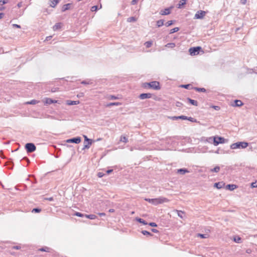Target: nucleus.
I'll return each instance as SVG.
<instances>
[{
    "instance_id": "1",
    "label": "nucleus",
    "mask_w": 257,
    "mask_h": 257,
    "mask_svg": "<svg viewBox=\"0 0 257 257\" xmlns=\"http://www.w3.org/2000/svg\"><path fill=\"white\" fill-rule=\"evenodd\" d=\"M145 200L154 205H157L169 201L167 198L162 197L155 199L146 198Z\"/></svg>"
},
{
    "instance_id": "2",
    "label": "nucleus",
    "mask_w": 257,
    "mask_h": 257,
    "mask_svg": "<svg viewBox=\"0 0 257 257\" xmlns=\"http://www.w3.org/2000/svg\"><path fill=\"white\" fill-rule=\"evenodd\" d=\"M144 87L145 88H152L154 90H160L161 89L160 83L156 81H152L149 83H145L144 84Z\"/></svg>"
},
{
    "instance_id": "3",
    "label": "nucleus",
    "mask_w": 257,
    "mask_h": 257,
    "mask_svg": "<svg viewBox=\"0 0 257 257\" xmlns=\"http://www.w3.org/2000/svg\"><path fill=\"white\" fill-rule=\"evenodd\" d=\"M248 145V144L246 142H237L235 143L232 144L230 146V148L231 149H245L246 148Z\"/></svg>"
},
{
    "instance_id": "4",
    "label": "nucleus",
    "mask_w": 257,
    "mask_h": 257,
    "mask_svg": "<svg viewBox=\"0 0 257 257\" xmlns=\"http://www.w3.org/2000/svg\"><path fill=\"white\" fill-rule=\"evenodd\" d=\"M25 149L28 153H32L36 150V147L33 143H27L25 145Z\"/></svg>"
},
{
    "instance_id": "5",
    "label": "nucleus",
    "mask_w": 257,
    "mask_h": 257,
    "mask_svg": "<svg viewBox=\"0 0 257 257\" xmlns=\"http://www.w3.org/2000/svg\"><path fill=\"white\" fill-rule=\"evenodd\" d=\"M206 12L204 11H198L197 12L194 16V19H202L205 16Z\"/></svg>"
},
{
    "instance_id": "6",
    "label": "nucleus",
    "mask_w": 257,
    "mask_h": 257,
    "mask_svg": "<svg viewBox=\"0 0 257 257\" xmlns=\"http://www.w3.org/2000/svg\"><path fill=\"white\" fill-rule=\"evenodd\" d=\"M224 143V139L220 137H215L213 138V144L214 146H217L219 144Z\"/></svg>"
},
{
    "instance_id": "7",
    "label": "nucleus",
    "mask_w": 257,
    "mask_h": 257,
    "mask_svg": "<svg viewBox=\"0 0 257 257\" xmlns=\"http://www.w3.org/2000/svg\"><path fill=\"white\" fill-rule=\"evenodd\" d=\"M81 142V138L79 137H77L76 138H73L70 139H68L66 140V142L68 143H75L79 144Z\"/></svg>"
},
{
    "instance_id": "8",
    "label": "nucleus",
    "mask_w": 257,
    "mask_h": 257,
    "mask_svg": "<svg viewBox=\"0 0 257 257\" xmlns=\"http://www.w3.org/2000/svg\"><path fill=\"white\" fill-rule=\"evenodd\" d=\"M201 48L200 47H193L189 49V52L192 55H195L199 53V51Z\"/></svg>"
},
{
    "instance_id": "9",
    "label": "nucleus",
    "mask_w": 257,
    "mask_h": 257,
    "mask_svg": "<svg viewBox=\"0 0 257 257\" xmlns=\"http://www.w3.org/2000/svg\"><path fill=\"white\" fill-rule=\"evenodd\" d=\"M172 9V7L165 9L164 10H161L160 12V14L161 15H168L170 14L171 10Z\"/></svg>"
},
{
    "instance_id": "10",
    "label": "nucleus",
    "mask_w": 257,
    "mask_h": 257,
    "mask_svg": "<svg viewBox=\"0 0 257 257\" xmlns=\"http://www.w3.org/2000/svg\"><path fill=\"white\" fill-rule=\"evenodd\" d=\"M152 96V94L150 93H142L140 95L139 98L141 99H145L146 98H151Z\"/></svg>"
},
{
    "instance_id": "11",
    "label": "nucleus",
    "mask_w": 257,
    "mask_h": 257,
    "mask_svg": "<svg viewBox=\"0 0 257 257\" xmlns=\"http://www.w3.org/2000/svg\"><path fill=\"white\" fill-rule=\"evenodd\" d=\"M49 2L50 7L55 8L60 1L59 0H49Z\"/></svg>"
},
{
    "instance_id": "12",
    "label": "nucleus",
    "mask_w": 257,
    "mask_h": 257,
    "mask_svg": "<svg viewBox=\"0 0 257 257\" xmlns=\"http://www.w3.org/2000/svg\"><path fill=\"white\" fill-rule=\"evenodd\" d=\"M177 172L178 173L181 174L182 175H184L186 173H189V171H188L187 169L182 168V169H178L177 171Z\"/></svg>"
},
{
    "instance_id": "13",
    "label": "nucleus",
    "mask_w": 257,
    "mask_h": 257,
    "mask_svg": "<svg viewBox=\"0 0 257 257\" xmlns=\"http://www.w3.org/2000/svg\"><path fill=\"white\" fill-rule=\"evenodd\" d=\"M57 102V100H53L51 98H47L46 99L45 103L47 104H50L53 103H56Z\"/></svg>"
},
{
    "instance_id": "14",
    "label": "nucleus",
    "mask_w": 257,
    "mask_h": 257,
    "mask_svg": "<svg viewBox=\"0 0 257 257\" xmlns=\"http://www.w3.org/2000/svg\"><path fill=\"white\" fill-rule=\"evenodd\" d=\"M71 6V4H67L63 5V6L62 8V11L65 12V11L70 9Z\"/></svg>"
},
{
    "instance_id": "15",
    "label": "nucleus",
    "mask_w": 257,
    "mask_h": 257,
    "mask_svg": "<svg viewBox=\"0 0 257 257\" xmlns=\"http://www.w3.org/2000/svg\"><path fill=\"white\" fill-rule=\"evenodd\" d=\"M121 105V103L116 102H110L106 105V107H110L111 106L116 105V106H119Z\"/></svg>"
},
{
    "instance_id": "16",
    "label": "nucleus",
    "mask_w": 257,
    "mask_h": 257,
    "mask_svg": "<svg viewBox=\"0 0 257 257\" xmlns=\"http://www.w3.org/2000/svg\"><path fill=\"white\" fill-rule=\"evenodd\" d=\"M237 188V186L234 184H228L226 186V188L229 190L232 191Z\"/></svg>"
},
{
    "instance_id": "17",
    "label": "nucleus",
    "mask_w": 257,
    "mask_h": 257,
    "mask_svg": "<svg viewBox=\"0 0 257 257\" xmlns=\"http://www.w3.org/2000/svg\"><path fill=\"white\" fill-rule=\"evenodd\" d=\"M67 104L71 105H76L79 103V101H72V100H67Z\"/></svg>"
},
{
    "instance_id": "18",
    "label": "nucleus",
    "mask_w": 257,
    "mask_h": 257,
    "mask_svg": "<svg viewBox=\"0 0 257 257\" xmlns=\"http://www.w3.org/2000/svg\"><path fill=\"white\" fill-rule=\"evenodd\" d=\"M186 3V0H181L179 2V3L177 5V8L178 9H181L182 7L185 5Z\"/></svg>"
},
{
    "instance_id": "19",
    "label": "nucleus",
    "mask_w": 257,
    "mask_h": 257,
    "mask_svg": "<svg viewBox=\"0 0 257 257\" xmlns=\"http://www.w3.org/2000/svg\"><path fill=\"white\" fill-rule=\"evenodd\" d=\"M188 101L192 105L194 106H197L198 105V102L196 100L192 99L190 98H187Z\"/></svg>"
},
{
    "instance_id": "20",
    "label": "nucleus",
    "mask_w": 257,
    "mask_h": 257,
    "mask_svg": "<svg viewBox=\"0 0 257 257\" xmlns=\"http://www.w3.org/2000/svg\"><path fill=\"white\" fill-rule=\"evenodd\" d=\"M224 185V184L223 183V182H218V183H215L214 184V186L218 189H221L222 188V187Z\"/></svg>"
},
{
    "instance_id": "21",
    "label": "nucleus",
    "mask_w": 257,
    "mask_h": 257,
    "mask_svg": "<svg viewBox=\"0 0 257 257\" xmlns=\"http://www.w3.org/2000/svg\"><path fill=\"white\" fill-rule=\"evenodd\" d=\"M39 102V101H38L35 99H33L30 101H28V102H26V104L34 105V104L38 103Z\"/></svg>"
},
{
    "instance_id": "22",
    "label": "nucleus",
    "mask_w": 257,
    "mask_h": 257,
    "mask_svg": "<svg viewBox=\"0 0 257 257\" xmlns=\"http://www.w3.org/2000/svg\"><path fill=\"white\" fill-rule=\"evenodd\" d=\"M234 103H235L234 105L235 106H240L243 105L242 102L240 100H235L234 101Z\"/></svg>"
},
{
    "instance_id": "23",
    "label": "nucleus",
    "mask_w": 257,
    "mask_h": 257,
    "mask_svg": "<svg viewBox=\"0 0 257 257\" xmlns=\"http://www.w3.org/2000/svg\"><path fill=\"white\" fill-rule=\"evenodd\" d=\"M92 143V141L88 142L87 143H85V142H84V145L83 150H85V149H89Z\"/></svg>"
},
{
    "instance_id": "24",
    "label": "nucleus",
    "mask_w": 257,
    "mask_h": 257,
    "mask_svg": "<svg viewBox=\"0 0 257 257\" xmlns=\"http://www.w3.org/2000/svg\"><path fill=\"white\" fill-rule=\"evenodd\" d=\"M85 217L90 219H95L96 218V216L94 214L85 215Z\"/></svg>"
},
{
    "instance_id": "25",
    "label": "nucleus",
    "mask_w": 257,
    "mask_h": 257,
    "mask_svg": "<svg viewBox=\"0 0 257 257\" xmlns=\"http://www.w3.org/2000/svg\"><path fill=\"white\" fill-rule=\"evenodd\" d=\"M164 20H160L157 21V26L158 27H160L164 25Z\"/></svg>"
},
{
    "instance_id": "26",
    "label": "nucleus",
    "mask_w": 257,
    "mask_h": 257,
    "mask_svg": "<svg viewBox=\"0 0 257 257\" xmlns=\"http://www.w3.org/2000/svg\"><path fill=\"white\" fill-rule=\"evenodd\" d=\"M120 142L126 143L128 142V139L125 136H121L120 138Z\"/></svg>"
},
{
    "instance_id": "27",
    "label": "nucleus",
    "mask_w": 257,
    "mask_h": 257,
    "mask_svg": "<svg viewBox=\"0 0 257 257\" xmlns=\"http://www.w3.org/2000/svg\"><path fill=\"white\" fill-rule=\"evenodd\" d=\"M220 170V167L219 166H216L213 169H210V171L211 172H216L217 173Z\"/></svg>"
},
{
    "instance_id": "28",
    "label": "nucleus",
    "mask_w": 257,
    "mask_h": 257,
    "mask_svg": "<svg viewBox=\"0 0 257 257\" xmlns=\"http://www.w3.org/2000/svg\"><path fill=\"white\" fill-rule=\"evenodd\" d=\"M136 220L138 221L139 222L142 223L144 225L147 224V222L144 220V219L141 218H136Z\"/></svg>"
},
{
    "instance_id": "29",
    "label": "nucleus",
    "mask_w": 257,
    "mask_h": 257,
    "mask_svg": "<svg viewBox=\"0 0 257 257\" xmlns=\"http://www.w3.org/2000/svg\"><path fill=\"white\" fill-rule=\"evenodd\" d=\"M234 241L236 243L241 242V238L238 236H235L233 238Z\"/></svg>"
},
{
    "instance_id": "30",
    "label": "nucleus",
    "mask_w": 257,
    "mask_h": 257,
    "mask_svg": "<svg viewBox=\"0 0 257 257\" xmlns=\"http://www.w3.org/2000/svg\"><path fill=\"white\" fill-rule=\"evenodd\" d=\"M153 45V42L152 41H147L145 43V45L147 48L151 47Z\"/></svg>"
},
{
    "instance_id": "31",
    "label": "nucleus",
    "mask_w": 257,
    "mask_h": 257,
    "mask_svg": "<svg viewBox=\"0 0 257 257\" xmlns=\"http://www.w3.org/2000/svg\"><path fill=\"white\" fill-rule=\"evenodd\" d=\"M61 23H57L53 26V30L56 31L61 28Z\"/></svg>"
},
{
    "instance_id": "32",
    "label": "nucleus",
    "mask_w": 257,
    "mask_h": 257,
    "mask_svg": "<svg viewBox=\"0 0 257 257\" xmlns=\"http://www.w3.org/2000/svg\"><path fill=\"white\" fill-rule=\"evenodd\" d=\"M177 212L178 215L181 218H183V215L184 214V212L181 210H176Z\"/></svg>"
},
{
    "instance_id": "33",
    "label": "nucleus",
    "mask_w": 257,
    "mask_h": 257,
    "mask_svg": "<svg viewBox=\"0 0 257 257\" xmlns=\"http://www.w3.org/2000/svg\"><path fill=\"white\" fill-rule=\"evenodd\" d=\"M137 21V19L135 17H131L128 18H127V21L128 22H134Z\"/></svg>"
},
{
    "instance_id": "34",
    "label": "nucleus",
    "mask_w": 257,
    "mask_h": 257,
    "mask_svg": "<svg viewBox=\"0 0 257 257\" xmlns=\"http://www.w3.org/2000/svg\"><path fill=\"white\" fill-rule=\"evenodd\" d=\"M142 233L145 235H148L150 236L153 235V234L151 233L146 230H143L142 231Z\"/></svg>"
},
{
    "instance_id": "35",
    "label": "nucleus",
    "mask_w": 257,
    "mask_h": 257,
    "mask_svg": "<svg viewBox=\"0 0 257 257\" xmlns=\"http://www.w3.org/2000/svg\"><path fill=\"white\" fill-rule=\"evenodd\" d=\"M194 89L198 92H205L206 89L204 88L195 87Z\"/></svg>"
},
{
    "instance_id": "36",
    "label": "nucleus",
    "mask_w": 257,
    "mask_h": 257,
    "mask_svg": "<svg viewBox=\"0 0 257 257\" xmlns=\"http://www.w3.org/2000/svg\"><path fill=\"white\" fill-rule=\"evenodd\" d=\"M39 250L41 251L49 252V248L48 247H42Z\"/></svg>"
},
{
    "instance_id": "37",
    "label": "nucleus",
    "mask_w": 257,
    "mask_h": 257,
    "mask_svg": "<svg viewBox=\"0 0 257 257\" xmlns=\"http://www.w3.org/2000/svg\"><path fill=\"white\" fill-rule=\"evenodd\" d=\"M186 120H188L191 122H197V120L193 118V117H187V119Z\"/></svg>"
},
{
    "instance_id": "38",
    "label": "nucleus",
    "mask_w": 257,
    "mask_h": 257,
    "mask_svg": "<svg viewBox=\"0 0 257 257\" xmlns=\"http://www.w3.org/2000/svg\"><path fill=\"white\" fill-rule=\"evenodd\" d=\"M175 46V44L174 43H168L166 45V47H168V48H174Z\"/></svg>"
},
{
    "instance_id": "39",
    "label": "nucleus",
    "mask_w": 257,
    "mask_h": 257,
    "mask_svg": "<svg viewBox=\"0 0 257 257\" xmlns=\"http://www.w3.org/2000/svg\"><path fill=\"white\" fill-rule=\"evenodd\" d=\"M179 30V28L178 27H176V28H174L171 29L170 30V34H172V33H174L178 32Z\"/></svg>"
},
{
    "instance_id": "40",
    "label": "nucleus",
    "mask_w": 257,
    "mask_h": 257,
    "mask_svg": "<svg viewBox=\"0 0 257 257\" xmlns=\"http://www.w3.org/2000/svg\"><path fill=\"white\" fill-rule=\"evenodd\" d=\"M108 98L110 100L118 99L119 98L115 95H110L108 96Z\"/></svg>"
},
{
    "instance_id": "41",
    "label": "nucleus",
    "mask_w": 257,
    "mask_h": 257,
    "mask_svg": "<svg viewBox=\"0 0 257 257\" xmlns=\"http://www.w3.org/2000/svg\"><path fill=\"white\" fill-rule=\"evenodd\" d=\"M197 236H199L202 238H206L208 237V235L206 234L198 233L197 234Z\"/></svg>"
},
{
    "instance_id": "42",
    "label": "nucleus",
    "mask_w": 257,
    "mask_h": 257,
    "mask_svg": "<svg viewBox=\"0 0 257 257\" xmlns=\"http://www.w3.org/2000/svg\"><path fill=\"white\" fill-rule=\"evenodd\" d=\"M41 209H40V208H34L32 211V212H35V213H39L40 212H41Z\"/></svg>"
},
{
    "instance_id": "43",
    "label": "nucleus",
    "mask_w": 257,
    "mask_h": 257,
    "mask_svg": "<svg viewBox=\"0 0 257 257\" xmlns=\"http://www.w3.org/2000/svg\"><path fill=\"white\" fill-rule=\"evenodd\" d=\"M173 24V21H169L165 24V25L166 26V27H169V26H171Z\"/></svg>"
},
{
    "instance_id": "44",
    "label": "nucleus",
    "mask_w": 257,
    "mask_h": 257,
    "mask_svg": "<svg viewBox=\"0 0 257 257\" xmlns=\"http://www.w3.org/2000/svg\"><path fill=\"white\" fill-rule=\"evenodd\" d=\"M251 187L252 188H256V187H257V181H255V182H252L251 184Z\"/></svg>"
},
{
    "instance_id": "45",
    "label": "nucleus",
    "mask_w": 257,
    "mask_h": 257,
    "mask_svg": "<svg viewBox=\"0 0 257 257\" xmlns=\"http://www.w3.org/2000/svg\"><path fill=\"white\" fill-rule=\"evenodd\" d=\"M97 10H98V6H93V7L91 8V11L92 12L96 11Z\"/></svg>"
},
{
    "instance_id": "46",
    "label": "nucleus",
    "mask_w": 257,
    "mask_h": 257,
    "mask_svg": "<svg viewBox=\"0 0 257 257\" xmlns=\"http://www.w3.org/2000/svg\"><path fill=\"white\" fill-rule=\"evenodd\" d=\"M178 119H181L183 120H186L187 119V116L185 115H180L178 116Z\"/></svg>"
},
{
    "instance_id": "47",
    "label": "nucleus",
    "mask_w": 257,
    "mask_h": 257,
    "mask_svg": "<svg viewBox=\"0 0 257 257\" xmlns=\"http://www.w3.org/2000/svg\"><path fill=\"white\" fill-rule=\"evenodd\" d=\"M75 215L76 216H79V217H83V216H84V215L83 214H82V213H81L80 212H76L75 213Z\"/></svg>"
},
{
    "instance_id": "48",
    "label": "nucleus",
    "mask_w": 257,
    "mask_h": 257,
    "mask_svg": "<svg viewBox=\"0 0 257 257\" xmlns=\"http://www.w3.org/2000/svg\"><path fill=\"white\" fill-rule=\"evenodd\" d=\"M8 2V0H1L0 1V4L1 5H4L7 4Z\"/></svg>"
},
{
    "instance_id": "49",
    "label": "nucleus",
    "mask_w": 257,
    "mask_h": 257,
    "mask_svg": "<svg viewBox=\"0 0 257 257\" xmlns=\"http://www.w3.org/2000/svg\"><path fill=\"white\" fill-rule=\"evenodd\" d=\"M83 137L84 138L85 141H87L88 142L92 141V140L88 139L86 136L84 135Z\"/></svg>"
},
{
    "instance_id": "50",
    "label": "nucleus",
    "mask_w": 257,
    "mask_h": 257,
    "mask_svg": "<svg viewBox=\"0 0 257 257\" xmlns=\"http://www.w3.org/2000/svg\"><path fill=\"white\" fill-rule=\"evenodd\" d=\"M149 225L151 226H152V227H156L157 226V225L156 223L155 222H150V223H149Z\"/></svg>"
},
{
    "instance_id": "51",
    "label": "nucleus",
    "mask_w": 257,
    "mask_h": 257,
    "mask_svg": "<svg viewBox=\"0 0 257 257\" xmlns=\"http://www.w3.org/2000/svg\"><path fill=\"white\" fill-rule=\"evenodd\" d=\"M104 174L102 172H99L97 174V176L99 178H101V177H102L104 176Z\"/></svg>"
},
{
    "instance_id": "52",
    "label": "nucleus",
    "mask_w": 257,
    "mask_h": 257,
    "mask_svg": "<svg viewBox=\"0 0 257 257\" xmlns=\"http://www.w3.org/2000/svg\"><path fill=\"white\" fill-rule=\"evenodd\" d=\"M12 26H13V27L14 28H21V26L19 25H17V24H13Z\"/></svg>"
},
{
    "instance_id": "53",
    "label": "nucleus",
    "mask_w": 257,
    "mask_h": 257,
    "mask_svg": "<svg viewBox=\"0 0 257 257\" xmlns=\"http://www.w3.org/2000/svg\"><path fill=\"white\" fill-rule=\"evenodd\" d=\"M151 231L154 233H158L159 232V231L157 229L154 228L151 229Z\"/></svg>"
},
{
    "instance_id": "54",
    "label": "nucleus",
    "mask_w": 257,
    "mask_h": 257,
    "mask_svg": "<svg viewBox=\"0 0 257 257\" xmlns=\"http://www.w3.org/2000/svg\"><path fill=\"white\" fill-rule=\"evenodd\" d=\"M81 84H89V82H87L86 80H84V81H83L81 82Z\"/></svg>"
},
{
    "instance_id": "55",
    "label": "nucleus",
    "mask_w": 257,
    "mask_h": 257,
    "mask_svg": "<svg viewBox=\"0 0 257 257\" xmlns=\"http://www.w3.org/2000/svg\"><path fill=\"white\" fill-rule=\"evenodd\" d=\"M23 3L22 2L19 3L17 5V6L19 8H21L22 6Z\"/></svg>"
},
{
    "instance_id": "56",
    "label": "nucleus",
    "mask_w": 257,
    "mask_h": 257,
    "mask_svg": "<svg viewBox=\"0 0 257 257\" xmlns=\"http://www.w3.org/2000/svg\"><path fill=\"white\" fill-rule=\"evenodd\" d=\"M182 87H183V88H188V87H189V84H187V85H182Z\"/></svg>"
},
{
    "instance_id": "57",
    "label": "nucleus",
    "mask_w": 257,
    "mask_h": 257,
    "mask_svg": "<svg viewBox=\"0 0 257 257\" xmlns=\"http://www.w3.org/2000/svg\"><path fill=\"white\" fill-rule=\"evenodd\" d=\"M13 248L15 249H19L21 248V247L19 246H14L13 247Z\"/></svg>"
},
{
    "instance_id": "58",
    "label": "nucleus",
    "mask_w": 257,
    "mask_h": 257,
    "mask_svg": "<svg viewBox=\"0 0 257 257\" xmlns=\"http://www.w3.org/2000/svg\"><path fill=\"white\" fill-rule=\"evenodd\" d=\"M213 107L216 110H218L220 109V107L218 106H213Z\"/></svg>"
},
{
    "instance_id": "59",
    "label": "nucleus",
    "mask_w": 257,
    "mask_h": 257,
    "mask_svg": "<svg viewBox=\"0 0 257 257\" xmlns=\"http://www.w3.org/2000/svg\"><path fill=\"white\" fill-rule=\"evenodd\" d=\"M45 199L49 200V201H53L54 200L53 197L46 198Z\"/></svg>"
},
{
    "instance_id": "60",
    "label": "nucleus",
    "mask_w": 257,
    "mask_h": 257,
    "mask_svg": "<svg viewBox=\"0 0 257 257\" xmlns=\"http://www.w3.org/2000/svg\"><path fill=\"white\" fill-rule=\"evenodd\" d=\"M137 0H132V4L134 5L137 4Z\"/></svg>"
},
{
    "instance_id": "61",
    "label": "nucleus",
    "mask_w": 257,
    "mask_h": 257,
    "mask_svg": "<svg viewBox=\"0 0 257 257\" xmlns=\"http://www.w3.org/2000/svg\"><path fill=\"white\" fill-rule=\"evenodd\" d=\"M172 119L173 120H177L178 119V116H173V117H172Z\"/></svg>"
},
{
    "instance_id": "62",
    "label": "nucleus",
    "mask_w": 257,
    "mask_h": 257,
    "mask_svg": "<svg viewBox=\"0 0 257 257\" xmlns=\"http://www.w3.org/2000/svg\"><path fill=\"white\" fill-rule=\"evenodd\" d=\"M112 170H108L106 171L107 174H109V173H111L112 172Z\"/></svg>"
},
{
    "instance_id": "63",
    "label": "nucleus",
    "mask_w": 257,
    "mask_h": 257,
    "mask_svg": "<svg viewBox=\"0 0 257 257\" xmlns=\"http://www.w3.org/2000/svg\"><path fill=\"white\" fill-rule=\"evenodd\" d=\"M246 0H241V4L244 5L246 4Z\"/></svg>"
},
{
    "instance_id": "64",
    "label": "nucleus",
    "mask_w": 257,
    "mask_h": 257,
    "mask_svg": "<svg viewBox=\"0 0 257 257\" xmlns=\"http://www.w3.org/2000/svg\"><path fill=\"white\" fill-rule=\"evenodd\" d=\"M253 71H254L255 73H257V67L254 68V69H253Z\"/></svg>"
}]
</instances>
